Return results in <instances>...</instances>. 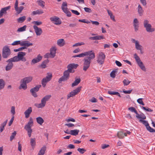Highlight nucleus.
Here are the masks:
<instances>
[{
    "instance_id": "1",
    "label": "nucleus",
    "mask_w": 155,
    "mask_h": 155,
    "mask_svg": "<svg viewBox=\"0 0 155 155\" xmlns=\"http://www.w3.org/2000/svg\"><path fill=\"white\" fill-rule=\"evenodd\" d=\"M78 66V64L74 63L68 65L67 67L68 69L64 72L63 76L59 78L58 82L60 83L61 81H65L67 80L69 78L70 73L74 72V71H72V69H76Z\"/></svg>"
},
{
    "instance_id": "2",
    "label": "nucleus",
    "mask_w": 155,
    "mask_h": 155,
    "mask_svg": "<svg viewBox=\"0 0 155 155\" xmlns=\"http://www.w3.org/2000/svg\"><path fill=\"white\" fill-rule=\"evenodd\" d=\"M89 56L85 57L83 60V68L84 71H86L89 67L91 63V60L94 59L95 57L94 53L92 51V52H89Z\"/></svg>"
},
{
    "instance_id": "3",
    "label": "nucleus",
    "mask_w": 155,
    "mask_h": 155,
    "mask_svg": "<svg viewBox=\"0 0 155 155\" xmlns=\"http://www.w3.org/2000/svg\"><path fill=\"white\" fill-rule=\"evenodd\" d=\"M51 95H46L43 97L41 100V103L39 104H35V105L38 108H42L45 106L46 102L48 101L51 97Z\"/></svg>"
},
{
    "instance_id": "4",
    "label": "nucleus",
    "mask_w": 155,
    "mask_h": 155,
    "mask_svg": "<svg viewBox=\"0 0 155 155\" xmlns=\"http://www.w3.org/2000/svg\"><path fill=\"white\" fill-rule=\"evenodd\" d=\"M33 119L32 117H30L29 118V121L24 127L25 129L28 132V135L29 137H30L31 136V134L32 131L31 127L33 125Z\"/></svg>"
},
{
    "instance_id": "5",
    "label": "nucleus",
    "mask_w": 155,
    "mask_h": 155,
    "mask_svg": "<svg viewBox=\"0 0 155 155\" xmlns=\"http://www.w3.org/2000/svg\"><path fill=\"white\" fill-rule=\"evenodd\" d=\"M26 55L25 53L22 51L18 52V56H15L12 58L15 61V62H18L20 61L25 62L26 60L25 57L24 56Z\"/></svg>"
},
{
    "instance_id": "6",
    "label": "nucleus",
    "mask_w": 155,
    "mask_h": 155,
    "mask_svg": "<svg viewBox=\"0 0 155 155\" xmlns=\"http://www.w3.org/2000/svg\"><path fill=\"white\" fill-rule=\"evenodd\" d=\"M11 52L8 46L6 45L3 48L2 52V57L4 58H8L11 54Z\"/></svg>"
},
{
    "instance_id": "7",
    "label": "nucleus",
    "mask_w": 155,
    "mask_h": 155,
    "mask_svg": "<svg viewBox=\"0 0 155 155\" xmlns=\"http://www.w3.org/2000/svg\"><path fill=\"white\" fill-rule=\"evenodd\" d=\"M134 56L137 63L140 68L143 71H146V68L139 57L136 54H134Z\"/></svg>"
},
{
    "instance_id": "8",
    "label": "nucleus",
    "mask_w": 155,
    "mask_h": 155,
    "mask_svg": "<svg viewBox=\"0 0 155 155\" xmlns=\"http://www.w3.org/2000/svg\"><path fill=\"white\" fill-rule=\"evenodd\" d=\"M105 59V55L103 52H100L98 53L97 58V62L100 65L104 64Z\"/></svg>"
},
{
    "instance_id": "9",
    "label": "nucleus",
    "mask_w": 155,
    "mask_h": 155,
    "mask_svg": "<svg viewBox=\"0 0 155 155\" xmlns=\"http://www.w3.org/2000/svg\"><path fill=\"white\" fill-rule=\"evenodd\" d=\"M18 0H16L14 5V8L16 11V15H18L21 13L22 11L24 8V7L22 6H20L18 7Z\"/></svg>"
},
{
    "instance_id": "10",
    "label": "nucleus",
    "mask_w": 155,
    "mask_h": 155,
    "mask_svg": "<svg viewBox=\"0 0 155 155\" xmlns=\"http://www.w3.org/2000/svg\"><path fill=\"white\" fill-rule=\"evenodd\" d=\"M81 88V87H78L75 90L70 92L67 95V99H69L70 97H72L77 94L80 92Z\"/></svg>"
},
{
    "instance_id": "11",
    "label": "nucleus",
    "mask_w": 155,
    "mask_h": 155,
    "mask_svg": "<svg viewBox=\"0 0 155 155\" xmlns=\"http://www.w3.org/2000/svg\"><path fill=\"white\" fill-rule=\"evenodd\" d=\"M6 62L8 63V64L5 67V70L6 71H8L11 70L13 67V64L12 62H15L12 58L9 59Z\"/></svg>"
},
{
    "instance_id": "12",
    "label": "nucleus",
    "mask_w": 155,
    "mask_h": 155,
    "mask_svg": "<svg viewBox=\"0 0 155 155\" xmlns=\"http://www.w3.org/2000/svg\"><path fill=\"white\" fill-rule=\"evenodd\" d=\"M131 132L129 131L126 130L124 131H120L117 133V136L119 138H123L124 136H127V134L130 135Z\"/></svg>"
},
{
    "instance_id": "13",
    "label": "nucleus",
    "mask_w": 155,
    "mask_h": 155,
    "mask_svg": "<svg viewBox=\"0 0 155 155\" xmlns=\"http://www.w3.org/2000/svg\"><path fill=\"white\" fill-rule=\"evenodd\" d=\"M50 19L53 23L56 25H59L61 23V21L60 19L57 17L55 16L51 17Z\"/></svg>"
},
{
    "instance_id": "14",
    "label": "nucleus",
    "mask_w": 155,
    "mask_h": 155,
    "mask_svg": "<svg viewBox=\"0 0 155 155\" xmlns=\"http://www.w3.org/2000/svg\"><path fill=\"white\" fill-rule=\"evenodd\" d=\"M11 7V6H9L1 8L0 11V18L3 16V14H7V11L10 9Z\"/></svg>"
},
{
    "instance_id": "15",
    "label": "nucleus",
    "mask_w": 155,
    "mask_h": 155,
    "mask_svg": "<svg viewBox=\"0 0 155 155\" xmlns=\"http://www.w3.org/2000/svg\"><path fill=\"white\" fill-rule=\"evenodd\" d=\"M42 59V56L40 54L38 55L37 57L34 58L32 60L31 63V64L33 65L39 62Z\"/></svg>"
},
{
    "instance_id": "16",
    "label": "nucleus",
    "mask_w": 155,
    "mask_h": 155,
    "mask_svg": "<svg viewBox=\"0 0 155 155\" xmlns=\"http://www.w3.org/2000/svg\"><path fill=\"white\" fill-rule=\"evenodd\" d=\"M92 52V51H86L84 52V53H81L80 54L73 56L72 57L74 58L76 57H83L85 56H88V55L89 54V52Z\"/></svg>"
},
{
    "instance_id": "17",
    "label": "nucleus",
    "mask_w": 155,
    "mask_h": 155,
    "mask_svg": "<svg viewBox=\"0 0 155 155\" xmlns=\"http://www.w3.org/2000/svg\"><path fill=\"white\" fill-rule=\"evenodd\" d=\"M32 112V108L31 107H30L27 109L24 112L25 118H28L30 116V115Z\"/></svg>"
},
{
    "instance_id": "18",
    "label": "nucleus",
    "mask_w": 155,
    "mask_h": 155,
    "mask_svg": "<svg viewBox=\"0 0 155 155\" xmlns=\"http://www.w3.org/2000/svg\"><path fill=\"white\" fill-rule=\"evenodd\" d=\"M57 50L55 47H51L50 49V54L51 55V58H53L56 55V51Z\"/></svg>"
},
{
    "instance_id": "19",
    "label": "nucleus",
    "mask_w": 155,
    "mask_h": 155,
    "mask_svg": "<svg viewBox=\"0 0 155 155\" xmlns=\"http://www.w3.org/2000/svg\"><path fill=\"white\" fill-rule=\"evenodd\" d=\"M149 21L145 19L143 21V25L146 29H152L151 25L149 23Z\"/></svg>"
},
{
    "instance_id": "20",
    "label": "nucleus",
    "mask_w": 155,
    "mask_h": 155,
    "mask_svg": "<svg viewBox=\"0 0 155 155\" xmlns=\"http://www.w3.org/2000/svg\"><path fill=\"white\" fill-rule=\"evenodd\" d=\"M20 45L22 46H24L25 47H28L32 45L33 44L30 43L28 41H25L21 42Z\"/></svg>"
},
{
    "instance_id": "21",
    "label": "nucleus",
    "mask_w": 155,
    "mask_h": 155,
    "mask_svg": "<svg viewBox=\"0 0 155 155\" xmlns=\"http://www.w3.org/2000/svg\"><path fill=\"white\" fill-rule=\"evenodd\" d=\"M32 77L31 76L25 77L21 80V81L27 84L30 82L32 80Z\"/></svg>"
},
{
    "instance_id": "22",
    "label": "nucleus",
    "mask_w": 155,
    "mask_h": 155,
    "mask_svg": "<svg viewBox=\"0 0 155 155\" xmlns=\"http://www.w3.org/2000/svg\"><path fill=\"white\" fill-rule=\"evenodd\" d=\"M44 13L43 11L41 9H38L37 10L32 12L31 14L32 15H40Z\"/></svg>"
},
{
    "instance_id": "23",
    "label": "nucleus",
    "mask_w": 155,
    "mask_h": 155,
    "mask_svg": "<svg viewBox=\"0 0 155 155\" xmlns=\"http://www.w3.org/2000/svg\"><path fill=\"white\" fill-rule=\"evenodd\" d=\"M67 4L66 2H63L61 6V8L63 12L65 13L68 11V8L67 7Z\"/></svg>"
},
{
    "instance_id": "24",
    "label": "nucleus",
    "mask_w": 155,
    "mask_h": 155,
    "mask_svg": "<svg viewBox=\"0 0 155 155\" xmlns=\"http://www.w3.org/2000/svg\"><path fill=\"white\" fill-rule=\"evenodd\" d=\"M104 38L103 36L102 35L96 36L89 38L90 39L92 40H99L103 39Z\"/></svg>"
},
{
    "instance_id": "25",
    "label": "nucleus",
    "mask_w": 155,
    "mask_h": 155,
    "mask_svg": "<svg viewBox=\"0 0 155 155\" xmlns=\"http://www.w3.org/2000/svg\"><path fill=\"white\" fill-rule=\"evenodd\" d=\"M65 41L63 39H60L58 40L57 42V45L60 46H63L65 44Z\"/></svg>"
},
{
    "instance_id": "26",
    "label": "nucleus",
    "mask_w": 155,
    "mask_h": 155,
    "mask_svg": "<svg viewBox=\"0 0 155 155\" xmlns=\"http://www.w3.org/2000/svg\"><path fill=\"white\" fill-rule=\"evenodd\" d=\"M22 83L20 85L19 87V89H23L24 90H26L27 88V84L24 82L23 81H21Z\"/></svg>"
},
{
    "instance_id": "27",
    "label": "nucleus",
    "mask_w": 155,
    "mask_h": 155,
    "mask_svg": "<svg viewBox=\"0 0 155 155\" xmlns=\"http://www.w3.org/2000/svg\"><path fill=\"white\" fill-rule=\"evenodd\" d=\"M46 148V147L45 146H43L39 152L38 155H44L45 153Z\"/></svg>"
},
{
    "instance_id": "28",
    "label": "nucleus",
    "mask_w": 155,
    "mask_h": 155,
    "mask_svg": "<svg viewBox=\"0 0 155 155\" xmlns=\"http://www.w3.org/2000/svg\"><path fill=\"white\" fill-rule=\"evenodd\" d=\"M138 12L140 16H142L143 15L144 12L142 8L140 5H139L138 6Z\"/></svg>"
},
{
    "instance_id": "29",
    "label": "nucleus",
    "mask_w": 155,
    "mask_h": 155,
    "mask_svg": "<svg viewBox=\"0 0 155 155\" xmlns=\"http://www.w3.org/2000/svg\"><path fill=\"white\" fill-rule=\"evenodd\" d=\"M36 120L37 123L40 125H42L44 121L43 119L40 117H37Z\"/></svg>"
},
{
    "instance_id": "30",
    "label": "nucleus",
    "mask_w": 155,
    "mask_h": 155,
    "mask_svg": "<svg viewBox=\"0 0 155 155\" xmlns=\"http://www.w3.org/2000/svg\"><path fill=\"white\" fill-rule=\"evenodd\" d=\"M41 86V85H37L35 87L31 88L30 90V92H36L38 91Z\"/></svg>"
},
{
    "instance_id": "31",
    "label": "nucleus",
    "mask_w": 155,
    "mask_h": 155,
    "mask_svg": "<svg viewBox=\"0 0 155 155\" xmlns=\"http://www.w3.org/2000/svg\"><path fill=\"white\" fill-rule=\"evenodd\" d=\"M8 120H6L5 121L1 124L0 126V131L2 132L5 129V127L6 126Z\"/></svg>"
},
{
    "instance_id": "32",
    "label": "nucleus",
    "mask_w": 155,
    "mask_h": 155,
    "mask_svg": "<svg viewBox=\"0 0 155 155\" xmlns=\"http://www.w3.org/2000/svg\"><path fill=\"white\" fill-rule=\"evenodd\" d=\"M79 132V130L77 129H75L70 130V134L73 136L77 135Z\"/></svg>"
},
{
    "instance_id": "33",
    "label": "nucleus",
    "mask_w": 155,
    "mask_h": 155,
    "mask_svg": "<svg viewBox=\"0 0 155 155\" xmlns=\"http://www.w3.org/2000/svg\"><path fill=\"white\" fill-rule=\"evenodd\" d=\"M49 62V60L48 59H46L44 61L41 63V67L43 68H45L46 67V64Z\"/></svg>"
},
{
    "instance_id": "34",
    "label": "nucleus",
    "mask_w": 155,
    "mask_h": 155,
    "mask_svg": "<svg viewBox=\"0 0 155 155\" xmlns=\"http://www.w3.org/2000/svg\"><path fill=\"white\" fill-rule=\"evenodd\" d=\"M81 81V79L80 78L75 79V81L72 84V87L77 85Z\"/></svg>"
},
{
    "instance_id": "35",
    "label": "nucleus",
    "mask_w": 155,
    "mask_h": 155,
    "mask_svg": "<svg viewBox=\"0 0 155 155\" xmlns=\"http://www.w3.org/2000/svg\"><path fill=\"white\" fill-rule=\"evenodd\" d=\"M136 114V117L138 118H141L143 120L145 119L146 118V116L143 114H139L137 112V114Z\"/></svg>"
},
{
    "instance_id": "36",
    "label": "nucleus",
    "mask_w": 155,
    "mask_h": 155,
    "mask_svg": "<svg viewBox=\"0 0 155 155\" xmlns=\"http://www.w3.org/2000/svg\"><path fill=\"white\" fill-rule=\"evenodd\" d=\"M108 93L110 95H116L119 97H121L120 94L117 92L108 91Z\"/></svg>"
},
{
    "instance_id": "37",
    "label": "nucleus",
    "mask_w": 155,
    "mask_h": 155,
    "mask_svg": "<svg viewBox=\"0 0 155 155\" xmlns=\"http://www.w3.org/2000/svg\"><path fill=\"white\" fill-rule=\"evenodd\" d=\"M5 85L4 81L2 79H0V90L3 89Z\"/></svg>"
},
{
    "instance_id": "38",
    "label": "nucleus",
    "mask_w": 155,
    "mask_h": 155,
    "mask_svg": "<svg viewBox=\"0 0 155 155\" xmlns=\"http://www.w3.org/2000/svg\"><path fill=\"white\" fill-rule=\"evenodd\" d=\"M35 140V138H31L30 140V144L32 148L35 147L36 144Z\"/></svg>"
},
{
    "instance_id": "39",
    "label": "nucleus",
    "mask_w": 155,
    "mask_h": 155,
    "mask_svg": "<svg viewBox=\"0 0 155 155\" xmlns=\"http://www.w3.org/2000/svg\"><path fill=\"white\" fill-rule=\"evenodd\" d=\"M26 19V17L25 16L20 17L17 19L18 22L19 23L23 22Z\"/></svg>"
},
{
    "instance_id": "40",
    "label": "nucleus",
    "mask_w": 155,
    "mask_h": 155,
    "mask_svg": "<svg viewBox=\"0 0 155 155\" xmlns=\"http://www.w3.org/2000/svg\"><path fill=\"white\" fill-rule=\"evenodd\" d=\"M49 81L45 78H43L42 79L41 81V84L43 87H45L46 83Z\"/></svg>"
},
{
    "instance_id": "41",
    "label": "nucleus",
    "mask_w": 155,
    "mask_h": 155,
    "mask_svg": "<svg viewBox=\"0 0 155 155\" xmlns=\"http://www.w3.org/2000/svg\"><path fill=\"white\" fill-rule=\"evenodd\" d=\"M142 46L139 44V41L136 42L135 44V48L137 50L141 51Z\"/></svg>"
},
{
    "instance_id": "42",
    "label": "nucleus",
    "mask_w": 155,
    "mask_h": 155,
    "mask_svg": "<svg viewBox=\"0 0 155 155\" xmlns=\"http://www.w3.org/2000/svg\"><path fill=\"white\" fill-rule=\"evenodd\" d=\"M123 82L124 86H127L130 83V81H129L126 78L124 80Z\"/></svg>"
},
{
    "instance_id": "43",
    "label": "nucleus",
    "mask_w": 155,
    "mask_h": 155,
    "mask_svg": "<svg viewBox=\"0 0 155 155\" xmlns=\"http://www.w3.org/2000/svg\"><path fill=\"white\" fill-rule=\"evenodd\" d=\"M117 70H113L110 73V77L113 78H115L116 76V73L117 72Z\"/></svg>"
},
{
    "instance_id": "44",
    "label": "nucleus",
    "mask_w": 155,
    "mask_h": 155,
    "mask_svg": "<svg viewBox=\"0 0 155 155\" xmlns=\"http://www.w3.org/2000/svg\"><path fill=\"white\" fill-rule=\"evenodd\" d=\"M52 77V74L50 73H48L47 74V76L45 78L48 81H50Z\"/></svg>"
},
{
    "instance_id": "45",
    "label": "nucleus",
    "mask_w": 155,
    "mask_h": 155,
    "mask_svg": "<svg viewBox=\"0 0 155 155\" xmlns=\"http://www.w3.org/2000/svg\"><path fill=\"white\" fill-rule=\"evenodd\" d=\"M37 2L39 6H41L42 8L44 7L45 3V2L42 0L38 1Z\"/></svg>"
},
{
    "instance_id": "46",
    "label": "nucleus",
    "mask_w": 155,
    "mask_h": 155,
    "mask_svg": "<svg viewBox=\"0 0 155 155\" xmlns=\"http://www.w3.org/2000/svg\"><path fill=\"white\" fill-rule=\"evenodd\" d=\"M140 121L141 122L146 126V128L149 125L147 121L146 120H140Z\"/></svg>"
},
{
    "instance_id": "47",
    "label": "nucleus",
    "mask_w": 155,
    "mask_h": 155,
    "mask_svg": "<svg viewBox=\"0 0 155 155\" xmlns=\"http://www.w3.org/2000/svg\"><path fill=\"white\" fill-rule=\"evenodd\" d=\"M138 22V21L137 18H135L134 20V26L135 27V29H136L138 25L137 23Z\"/></svg>"
},
{
    "instance_id": "48",
    "label": "nucleus",
    "mask_w": 155,
    "mask_h": 155,
    "mask_svg": "<svg viewBox=\"0 0 155 155\" xmlns=\"http://www.w3.org/2000/svg\"><path fill=\"white\" fill-rule=\"evenodd\" d=\"M77 150L81 154H83L86 150L84 148H78Z\"/></svg>"
},
{
    "instance_id": "49",
    "label": "nucleus",
    "mask_w": 155,
    "mask_h": 155,
    "mask_svg": "<svg viewBox=\"0 0 155 155\" xmlns=\"http://www.w3.org/2000/svg\"><path fill=\"white\" fill-rule=\"evenodd\" d=\"M146 128L147 130L150 132H155V130L154 129L150 127L149 125Z\"/></svg>"
},
{
    "instance_id": "50",
    "label": "nucleus",
    "mask_w": 155,
    "mask_h": 155,
    "mask_svg": "<svg viewBox=\"0 0 155 155\" xmlns=\"http://www.w3.org/2000/svg\"><path fill=\"white\" fill-rule=\"evenodd\" d=\"M128 110H130L132 112H134L135 114H137V111L135 108L133 107H131L128 108Z\"/></svg>"
},
{
    "instance_id": "51",
    "label": "nucleus",
    "mask_w": 155,
    "mask_h": 155,
    "mask_svg": "<svg viewBox=\"0 0 155 155\" xmlns=\"http://www.w3.org/2000/svg\"><path fill=\"white\" fill-rule=\"evenodd\" d=\"M35 31L38 36L40 35L42 32V30H35Z\"/></svg>"
},
{
    "instance_id": "52",
    "label": "nucleus",
    "mask_w": 155,
    "mask_h": 155,
    "mask_svg": "<svg viewBox=\"0 0 155 155\" xmlns=\"http://www.w3.org/2000/svg\"><path fill=\"white\" fill-rule=\"evenodd\" d=\"M16 131H14L12 134V135L10 137V140L12 141L14 138L15 137V136L16 135Z\"/></svg>"
},
{
    "instance_id": "53",
    "label": "nucleus",
    "mask_w": 155,
    "mask_h": 155,
    "mask_svg": "<svg viewBox=\"0 0 155 155\" xmlns=\"http://www.w3.org/2000/svg\"><path fill=\"white\" fill-rule=\"evenodd\" d=\"M78 21L80 22H82L87 24L90 23V22L89 21L85 19H79L78 20Z\"/></svg>"
},
{
    "instance_id": "54",
    "label": "nucleus",
    "mask_w": 155,
    "mask_h": 155,
    "mask_svg": "<svg viewBox=\"0 0 155 155\" xmlns=\"http://www.w3.org/2000/svg\"><path fill=\"white\" fill-rule=\"evenodd\" d=\"M15 107L14 106H12L11 108V112L13 116H14L15 113Z\"/></svg>"
},
{
    "instance_id": "55",
    "label": "nucleus",
    "mask_w": 155,
    "mask_h": 155,
    "mask_svg": "<svg viewBox=\"0 0 155 155\" xmlns=\"http://www.w3.org/2000/svg\"><path fill=\"white\" fill-rule=\"evenodd\" d=\"M84 43L83 42H79L76 43L74 45H73V47L78 46H81L84 45Z\"/></svg>"
},
{
    "instance_id": "56",
    "label": "nucleus",
    "mask_w": 155,
    "mask_h": 155,
    "mask_svg": "<svg viewBox=\"0 0 155 155\" xmlns=\"http://www.w3.org/2000/svg\"><path fill=\"white\" fill-rule=\"evenodd\" d=\"M45 58H51V55L50 54V53H46L44 55Z\"/></svg>"
},
{
    "instance_id": "57",
    "label": "nucleus",
    "mask_w": 155,
    "mask_h": 155,
    "mask_svg": "<svg viewBox=\"0 0 155 155\" xmlns=\"http://www.w3.org/2000/svg\"><path fill=\"white\" fill-rule=\"evenodd\" d=\"M21 42L20 41H16L12 43V45H15L20 44H21Z\"/></svg>"
},
{
    "instance_id": "58",
    "label": "nucleus",
    "mask_w": 155,
    "mask_h": 155,
    "mask_svg": "<svg viewBox=\"0 0 155 155\" xmlns=\"http://www.w3.org/2000/svg\"><path fill=\"white\" fill-rule=\"evenodd\" d=\"M85 11L87 12L90 13L92 12L91 10L89 8L85 7L84 8Z\"/></svg>"
},
{
    "instance_id": "59",
    "label": "nucleus",
    "mask_w": 155,
    "mask_h": 155,
    "mask_svg": "<svg viewBox=\"0 0 155 155\" xmlns=\"http://www.w3.org/2000/svg\"><path fill=\"white\" fill-rule=\"evenodd\" d=\"M33 23L35 25H39L41 24L42 22L41 21H34L33 22Z\"/></svg>"
},
{
    "instance_id": "60",
    "label": "nucleus",
    "mask_w": 155,
    "mask_h": 155,
    "mask_svg": "<svg viewBox=\"0 0 155 155\" xmlns=\"http://www.w3.org/2000/svg\"><path fill=\"white\" fill-rule=\"evenodd\" d=\"M71 11L72 13L76 15H79L80 14V13L79 12L77 11L71 10Z\"/></svg>"
},
{
    "instance_id": "61",
    "label": "nucleus",
    "mask_w": 155,
    "mask_h": 155,
    "mask_svg": "<svg viewBox=\"0 0 155 155\" xmlns=\"http://www.w3.org/2000/svg\"><path fill=\"white\" fill-rule=\"evenodd\" d=\"M14 116H12L11 119L10 120L9 122L8 123V125L9 126H11V124H12L13 121L14 120Z\"/></svg>"
},
{
    "instance_id": "62",
    "label": "nucleus",
    "mask_w": 155,
    "mask_h": 155,
    "mask_svg": "<svg viewBox=\"0 0 155 155\" xmlns=\"http://www.w3.org/2000/svg\"><path fill=\"white\" fill-rule=\"evenodd\" d=\"M65 125L67 126L68 127H73L74 126V125L73 124L69 123L68 124H65Z\"/></svg>"
},
{
    "instance_id": "63",
    "label": "nucleus",
    "mask_w": 155,
    "mask_h": 155,
    "mask_svg": "<svg viewBox=\"0 0 155 155\" xmlns=\"http://www.w3.org/2000/svg\"><path fill=\"white\" fill-rule=\"evenodd\" d=\"M141 3L143 6H146L147 5V2L146 0H140Z\"/></svg>"
},
{
    "instance_id": "64",
    "label": "nucleus",
    "mask_w": 155,
    "mask_h": 155,
    "mask_svg": "<svg viewBox=\"0 0 155 155\" xmlns=\"http://www.w3.org/2000/svg\"><path fill=\"white\" fill-rule=\"evenodd\" d=\"M90 101L92 103H95L97 102L96 99L94 97H92L90 100Z\"/></svg>"
}]
</instances>
